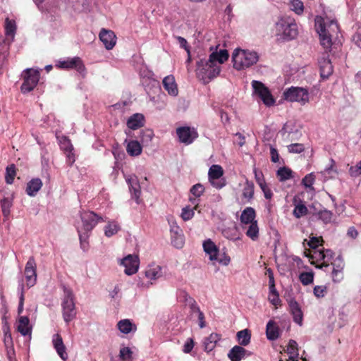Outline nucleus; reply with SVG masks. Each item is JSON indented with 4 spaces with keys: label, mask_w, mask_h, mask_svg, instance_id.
Returning <instances> with one entry per match:
<instances>
[{
    "label": "nucleus",
    "mask_w": 361,
    "mask_h": 361,
    "mask_svg": "<svg viewBox=\"0 0 361 361\" xmlns=\"http://www.w3.org/2000/svg\"><path fill=\"white\" fill-rule=\"evenodd\" d=\"M228 52L226 49L214 51L208 59H200L197 62L196 74L197 78L204 83H208L217 77L221 71L220 65L228 59Z\"/></svg>",
    "instance_id": "obj_1"
},
{
    "label": "nucleus",
    "mask_w": 361,
    "mask_h": 361,
    "mask_svg": "<svg viewBox=\"0 0 361 361\" xmlns=\"http://www.w3.org/2000/svg\"><path fill=\"white\" fill-rule=\"evenodd\" d=\"M80 219L82 225L77 226V231L79 235L80 247L85 251L89 247V233L99 221H104V219L102 216H99L97 214L90 211L81 212Z\"/></svg>",
    "instance_id": "obj_2"
},
{
    "label": "nucleus",
    "mask_w": 361,
    "mask_h": 361,
    "mask_svg": "<svg viewBox=\"0 0 361 361\" xmlns=\"http://www.w3.org/2000/svg\"><path fill=\"white\" fill-rule=\"evenodd\" d=\"M273 32L279 40L290 41L298 35L295 20L288 16L281 17L275 23Z\"/></svg>",
    "instance_id": "obj_3"
},
{
    "label": "nucleus",
    "mask_w": 361,
    "mask_h": 361,
    "mask_svg": "<svg viewBox=\"0 0 361 361\" xmlns=\"http://www.w3.org/2000/svg\"><path fill=\"white\" fill-rule=\"evenodd\" d=\"M258 60L259 55L254 51L235 49L232 54L233 67L238 71L252 66Z\"/></svg>",
    "instance_id": "obj_4"
},
{
    "label": "nucleus",
    "mask_w": 361,
    "mask_h": 361,
    "mask_svg": "<svg viewBox=\"0 0 361 361\" xmlns=\"http://www.w3.org/2000/svg\"><path fill=\"white\" fill-rule=\"evenodd\" d=\"M64 298L62 301L63 318L66 323H69L76 317L75 305L73 291L64 287Z\"/></svg>",
    "instance_id": "obj_5"
},
{
    "label": "nucleus",
    "mask_w": 361,
    "mask_h": 361,
    "mask_svg": "<svg viewBox=\"0 0 361 361\" xmlns=\"http://www.w3.org/2000/svg\"><path fill=\"white\" fill-rule=\"evenodd\" d=\"M283 96L286 100L292 102H297L302 105L309 102L308 91L302 87H291L284 92Z\"/></svg>",
    "instance_id": "obj_6"
},
{
    "label": "nucleus",
    "mask_w": 361,
    "mask_h": 361,
    "mask_svg": "<svg viewBox=\"0 0 361 361\" xmlns=\"http://www.w3.org/2000/svg\"><path fill=\"white\" fill-rule=\"evenodd\" d=\"M23 82L21 85V91L23 93L30 92L37 85L39 79V72L32 68H27L23 73Z\"/></svg>",
    "instance_id": "obj_7"
},
{
    "label": "nucleus",
    "mask_w": 361,
    "mask_h": 361,
    "mask_svg": "<svg viewBox=\"0 0 361 361\" xmlns=\"http://www.w3.org/2000/svg\"><path fill=\"white\" fill-rule=\"evenodd\" d=\"M252 87L253 94L258 96L266 106H270L274 104L275 99L269 90L262 82L252 80Z\"/></svg>",
    "instance_id": "obj_8"
},
{
    "label": "nucleus",
    "mask_w": 361,
    "mask_h": 361,
    "mask_svg": "<svg viewBox=\"0 0 361 361\" xmlns=\"http://www.w3.org/2000/svg\"><path fill=\"white\" fill-rule=\"evenodd\" d=\"M120 264L125 267V274L131 276L138 271L140 259L137 255H128L121 260Z\"/></svg>",
    "instance_id": "obj_9"
},
{
    "label": "nucleus",
    "mask_w": 361,
    "mask_h": 361,
    "mask_svg": "<svg viewBox=\"0 0 361 361\" xmlns=\"http://www.w3.org/2000/svg\"><path fill=\"white\" fill-rule=\"evenodd\" d=\"M25 274L27 282V286L31 288L34 286L37 281V265L34 257H29L25 267Z\"/></svg>",
    "instance_id": "obj_10"
},
{
    "label": "nucleus",
    "mask_w": 361,
    "mask_h": 361,
    "mask_svg": "<svg viewBox=\"0 0 361 361\" xmlns=\"http://www.w3.org/2000/svg\"><path fill=\"white\" fill-rule=\"evenodd\" d=\"M59 66L65 69H75L83 77L85 75V67L80 57L68 58L59 62Z\"/></svg>",
    "instance_id": "obj_11"
},
{
    "label": "nucleus",
    "mask_w": 361,
    "mask_h": 361,
    "mask_svg": "<svg viewBox=\"0 0 361 361\" xmlns=\"http://www.w3.org/2000/svg\"><path fill=\"white\" fill-rule=\"evenodd\" d=\"M319 24L322 27H324V31L327 35L333 37L334 35H337L339 32V27L336 21L335 20H327L325 21L322 18L317 17L315 19V27L316 30H319Z\"/></svg>",
    "instance_id": "obj_12"
},
{
    "label": "nucleus",
    "mask_w": 361,
    "mask_h": 361,
    "mask_svg": "<svg viewBox=\"0 0 361 361\" xmlns=\"http://www.w3.org/2000/svg\"><path fill=\"white\" fill-rule=\"evenodd\" d=\"M180 142L185 145L191 144L197 137V133L190 127H180L176 130Z\"/></svg>",
    "instance_id": "obj_13"
},
{
    "label": "nucleus",
    "mask_w": 361,
    "mask_h": 361,
    "mask_svg": "<svg viewBox=\"0 0 361 361\" xmlns=\"http://www.w3.org/2000/svg\"><path fill=\"white\" fill-rule=\"evenodd\" d=\"M252 355V353L240 345H234L228 353L231 361H241Z\"/></svg>",
    "instance_id": "obj_14"
},
{
    "label": "nucleus",
    "mask_w": 361,
    "mask_h": 361,
    "mask_svg": "<svg viewBox=\"0 0 361 361\" xmlns=\"http://www.w3.org/2000/svg\"><path fill=\"white\" fill-rule=\"evenodd\" d=\"M99 37L106 49H112L116 45V37L113 31L103 28L101 30Z\"/></svg>",
    "instance_id": "obj_15"
},
{
    "label": "nucleus",
    "mask_w": 361,
    "mask_h": 361,
    "mask_svg": "<svg viewBox=\"0 0 361 361\" xmlns=\"http://www.w3.org/2000/svg\"><path fill=\"white\" fill-rule=\"evenodd\" d=\"M319 65L321 77L328 78L333 73V66L326 54L319 59Z\"/></svg>",
    "instance_id": "obj_16"
},
{
    "label": "nucleus",
    "mask_w": 361,
    "mask_h": 361,
    "mask_svg": "<svg viewBox=\"0 0 361 361\" xmlns=\"http://www.w3.org/2000/svg\"><path fill=\"white\" fill-rule=\"evenodd\" d=\"M52 343L59 357L63 361H66L68 359V354L66 351V348L63 344L62 337L58 334H54L52 338Z\"/></svg>",
    "instance_id": "obj_17"
},
{
    "label": "nucleus",
    "mask_w": 361,
    "mask_h": 361,
    "mask_svg": "<svg viewBox=\"0 0 361 361\" xmlns=\"http://www.w3.org/2000/svg\"><path fill=\"white\" fill-rule=\"evenodd\" d=\"M333 266L332 279L334 282H339L343 279L342 271L344 267V262L341 256H338L331 263Z\"/></svg>",
    "instance_id": "obj_18"
},
{
    "label": "nucleus",
    "mask_w": 361,
    "mask_h": 361,
    "mask_svg": "<svg viewBox=\"0 0 361 361\" xmlns=\"http://www.w3.org/2000/svg\"><path fill=\"white\" fill-rule=\"evenodd\" d=\"M132 198L135 200L137 204H140V186L138 183L136 176H130L127 179Z\"/></svg>",
    "instance_id": "obj_19"
},
{
    "label": "nucleus",
    "mask_w": 361,
    "mask_h": 361,
    "mask_svg": "<svg viewBox=\"0 0 361 361\" xmlns=\"http://www.w3.org/2000/svg\"><path fill=\"white\" fill-rule=\"evenodd\" d=\"M289 307L293 321L300 326L302 325L303 314L298 302L295 300L289 301Z\"/></svg>",
    "instance_id": "obj_20"
},
{
    "label": "nucleus",
    "mask_w": 361,
    "mask_h": 361,
    "mask_svg": "<svg viewBox=\"0 0 361 361\" xmlns=\"http://www.w3.org/2000/svg\"><path fill=\"white\" fill-rule=\"evenodd\" d=\"M162 84L164 88L167 91L169 94L173 97L178 95V90L173 75H168L165 77L162 81Z\"/></svg>",
    "instance_id": "obj_21"
},
{
    "label": "nucleus",
    "mask_w": 361,
    "mask_h": 361,
    "mask_svg": "<svg viewBox=\"0 0 361 361\" xmlns=\"http://www.w3.org/2000/svg\"><path fill=\"white\" fill-rule=\"evenodd\" d=\"M145 117L141 114H135L127 121V126L132 130L138 129L144 126Z\"/></svg>",
    "instance_id": "obj_22"
},
{
    "label": "nucleus",
    "mask_w": 361,
    "mask_h": 361,
    "mask_svg": "<svg viewBox=\"0 0 361 361\" xmlns=\"http://www.w3.org/2000/svg\"><path fill=\"white\" fill-rule=\"evenodd\" d=\"M203 248L206 254L209 255L210 260L214 261V259H217L219 249L210 239H208L203 243Z\"/></svg>",
    "instance_id": "obj_23"
},
{
    "label": "nucleus",
    "mask_w": 361,
    "mask_h": 361,
    "mask_svg": "<svg viewBox=\"0 0 361 361\" xmlns=\"http://www.w3.org/2000/svg\"><path fill=\"white\" fill-rule=\"evenodd\" d=\"M266 334L267 338L270 341H275L279 337L280 334L279 326L274 321L270 320L267 323Z\"/></svg>",
    "instance_id": "obj_24"
},
{
    "label": "nucleus",
    "mask_w": 361,
    "mask_h": 361,
    "mask_svg": "<svg viewBox=\"0 0 361 361\" xmlns=\"http://www.w3.org/2000/svg\"><path fill=\"white\" fill-rule=\"evenodd\" d=\"M162 274V268L159 265H150L145 271V276L150 280H157L161 277Z\"/></svg>",
    "instance_id": "obj_25"
},
{
    "label": "nucleus",
    "mask_w": 361,
    "mask_h": 361,
    "mask_svg": "<svg viewBox=\"0 0 361 361\" xmlns=\"http://www.w3.org/2000/svg\"><path fill=\"white\" fill-rule=\"evenodd\" d=\"M319 35L321 44L326 50H330L332 46V37L329 35H327L324 31V27H322L320 24H319V30H317Z\"/></svg>",
    "instance_id": "obj_26"
},
{
    "label": "nucleus",
    "mask_w": 361,
    "mask_h": 361,
    "mask_svg": "<svg viewBox=\"0 0 361 361\" xmlns=\"http://www.w3.org/2000/svg\"><path fill=\"white\" fill-rule=\"evenodd\" d=\"M256 214L255 211L252 207H246L243 212L240 215V222L243 224H250L252 222L255 221Z\"/></svg>",
    "instance_id": "obj_27"
},
{
    "label": "nucleus",
    "mask_w": 361,
    "mask_h": 361,
    "mask_svg": "<svg viewBox=\"0 0 361 361\" xmlns=\"http://www.w3.org/2000/svg\"><path fill=\"white\" fill-rule=\"evenodd\" d=\"M42 182L39 178H33L27 183L26 192L29 196H35L41 189Z\"/></svg>",
    "instance_id": "obj_28"
},
{
    "label": "nucleus",
    "mask_w": 361,
    "mask_h": 361,
    "mask_svg": "<svg viewBox=\"0 0 361 361\" xmlns=\"http://www.w3.org/2000/svg\"><path fill=\"white\" fill-rule=\"evenodd\" d=\"M30 320L26 316L20 317L18 320V331L23 336H31V326L29 325Z\"/></svg>",
    "instance_id": "obj_29"
},
{
    "label": "nucleus",
    "mask_w": 361,
    "mask_h": 361,
    "mask_svg": "<svg viewBox=\"0 0 361 361\" xmlns=\"http://www.w3.org/2000/svg\"><path fill=\"white\" fill-rule=\"evenodd\" d=\"M220 340V336L217 334H211L204 341V350L207 352L212 351L216 346L218 341Z\"/></svg>",
    "instance_id": "obj_30"
},
{
    "label": "nucleus",
    "mask_w": 361,
    "mask_h": 361,
    "mask_svg": "<svg viewBox=\"0 0 361 361\" xmlns=\"http://www.w3.org/2000/svg\"><path fill=\"white\" fill-rule=\"evenodd\" d=\"M126 151L129 155L136 157L141 154L142 147L139 142L136 140H131L126 146Z\"/></svg>",
    "instance_id": "obj_31"
},
{
    "label": "nucleus",
    "mask_w": 361,
    "mask_h": 361,
    "mask_svg": "<svg viewBox=\"0 0 361 361\" xmlns=\"http://www.w3.org/2000/svg\"><path fill=\"white\" fill-rule=\"evenodd\" d=\"M286 352L289 355V361H299L298 353V343L295 341H289Z\"/></svg>",
    "instance_id": "obj_32"
},
{
    "label": "nucleus",
    "mask_w": 361,
    "mask_h": 361,
    "mask_svg": "<svg viewBox=\"0 0 361 361\" xmlns=\"http://www.w3.org/2000/svg\"><path fill=\"white\" fill-rule=\"evenodd\" d=\"M117 326L119 331L125 334H129L133 330V328L135 331L136 330L135 325L127 319L119 321L117 324Z\"/></svg>",
    "instance_id": "obj_33"
},
{
    "label": "nucleus",
    "mask_w": 361,
    "mask_h": 361,
    "mask_svg": "<svg viewBox=\"0 0 361 361\" xmlns=\"http://www.w3.org/2000/svg\"><path fill=\"white\" fill-rule=\"evenodd\" d=\"M237 338L240 346H246L250 342L251 335L248 329H244L237 333Z\"/></svg>",
    "instance_id": "obj_34"
},
{
    "label": "nucleus",
    "mask_w": 361,
    "mask_h": 361,
    "mask_svg": "<svg viewBox=\"0 0 361 361\" xmlns=\"http://www.w3.org/2000/svg\"><path fill=\"white\" fill-rule=\"evenodd\" d=\"M254 188V183L247 180L243 190V197L247 201L253 198Z\"/></svg>",
    "instance_id": "obj_35"
},
{
    "label": "nucleus",
    "mask_w": 361,
    "mask_h": 361,
    "mask_svg": "<svg viewBox=\"0 0 361 361\" xmlns=\"http://www.w3.org/2000/svg\"><path fill=\"white\" fill-rule=\"evenodd\" d=\"M119 229L120 227L116 221H109L104 227V234L109 238L116 234Z\"/></svg>",
    "instance_id": "obj_36"
},
{
    "label": "nucleus",
    "mask_w": 361,
    "mask_h": 361,
    "mask_svg": "<svg viewBox=\"0 0 361 361\" xmlns=\"http://www.w3.org/2000/svg\"><path fill=\"white\" fill-rule=\"evenodd\" d=\"M308 212V209L305 204L300 201L298 204L295 205V208L293 209V214L295 217L297 219H300L302 216H305Z\"/></svg>",
    "instance_id": "obj_37"
},
{
    "label": "nucleus",
    "mask_w": 361,
    "mask_h": 361,
    "mask_svg": "<svg viewBox=\"0 0 361 361\" xmlns=\"http://www.w3.org/2000/svg\"><path fill=\"white\" fill-rule=\"evenodd\" d=\"M246 235L251 238L252 240H256L259 237V228L257 222L254 221L250 224L246 231Z\"/></svg>",
    "instance_id": "obj_38"
},
{
    "label": "nucleus",
    "mask_w": 361,
    "mask_h": 361,
    "mask_svg": "<svg viewBox=\"0 0 361 361\" xmlns=\"http://www.w3.org/2000/svg\"><path fill=\"white\" fill-rule=\"evenodd\" d=\"M292 174L293 171L286 166L279 169L276 172L277 177L279 178V180L281 182L286 181L291 178L293 177Z\"/></svg>",
    "instance_id": "obj_39"
},
{
    "label": "nucleus",
    "mask_w": 361,
    "mask_h": 361,
    "mask_svg": "<svg viewBox=\"0 0 361 361\" xmlns=\"http://www.w3.org/2000/svg\"><path fill=\"white\" fill-rule=\"evenodd\" d=\"M13 204V199L12 197H4L3 200H1V210L4 216L5 217H8L11 212V207Z\"/></svg>",
    "instance_id": "obj_40"
},
{
    "label": "nucleus",
    "mask_w": 361,
    "mask_h": 361,
    "mask_svg": "<svg viewBox=\"0 0 361 361\" xmlns=\"http://www.w3.org/2000/svg\"><path fill=\"white\" fill-rule=\"evenodd\" d=\"M223 169L219 165H212L208 172L209 179H217L223 176Z\"/></svg>",
    "instance_id": "obj_41"
},
{
    "label": "nucleus",
    "mask_w": 361,
    "mask_h": 361,
    "mask_svg": "<svg viewBox=\"0 0 361 361\" xmlns=\"http://www.w3.org/2000/svg\"><path fill=\"white\" fill-rule=\"evenodd\" d=\"M171 243L177 248H180L183 246L184 239L179 227H176V235H172Z\"/></svg>",
    "instance_id": "obj_42"
},
{
    "label": "nucleus",
    "mask_w": 361,
    "mask_h": 361,
    "mask_svg": "<svg viewBox=\"0 0 361 361\" xmlns=\"http://www.w3.org/2000/svg\"><path fill=\"white\" fill-rule=\"evenodd\" d=\"M16 30V25L14 20L6 18L5 21V34L6 36H11L13 39Z\"/></svg>",
    "instance_id": "obj_43"
},
{
    "label": "nucleus",
    "mask_w": 361,
    "mask_h": 361,
    "mask_svg": "<svg viewBox=\"0 0 361 361\" xmlns=\"http://www.w3.org/2000/svg\"><path fill=\"white\" fill-rule=\"evenodd\" d=\"M318 218L322 220L324 224L331 222L333 213L326 209L319 211L317 213Z\"/></svg>",
    "instance_id": "obj_44"
},
{
    "label": "nucleus",
    "mask_w": 361,
    "mask_h": 361,
    "mask_svg": "<svg viewBox=\"0 0 361 361\" xmlns=\"http://www.w3.org/2000/svg\"><path fill=\"white\" fill-rule=\"evenodd\" d=\"M290 8L295 13L300 15L303 13L304 11L303 3L300 0H291Z\"/></svg>",
    "instance_id": "obj_45"
},
{
    "label": "nucleus",
    "mask_w": 361,
    "mask_h": 361,
    "mask_svg": "<svg viewBox=\"0 0 361 361\" xmlns=\"http://www.w3.org/2000/svg\"><path fill=\"white\" fill-rule=\"evenodd\" d=\"M300 280L305 285H309L313 282L314 274L312 272H302L300 274Z\"/></svg>",
    "instance_id": "obj_46"
},
{
    "label": "nucleus",
    "mask_w": 361,
    "mask_h": 361,
    "mask_svg": "<svg viewBox=\"0 0 361 361\" xmlns=\"http://www.w3.org/2000/svg\"><path fill=\"white\" fill-rule=\"evenodd\" d=\"M4 342L6 348L13 346V339L8 326L4 327Z\"/></svg>",
    "instance_id": "obj_47"
},
{
    "label": "nucleus",
    "mask_w": 361,
    "mask_h": 361,
    "mask_svg": "<svg viewBox=\"0 0 361 361\" xmlns=\"http://www.w3.org/2000/svg\"><path fill=\"white\" fill-rule=\"evenodd\" d=\"M133 352L128 347H123L121 348L119 353L120 359L123 361H128L131 360Z\"/></svg>",
    "instance_id": "obj_48"
},
{
    "label": "nucleus",
    "mask_w": 361,
    "mask_h": 361,
    "mask_svg": "<svg viewBox=\"0 0 361 361\" xmlns=\"http://www.w3.org/2000/svg\"><path fill=\"white\" fill-rule=\"evenodd\" d=\"M314 175L312 173H309L302 178V183L305 188L314 190L312 185L314 182Z\"/></svg>",
    "instance_id": "obj_49"
},
{
    "label": "nucleus",
    "mask_w": 361,
    "mask_h": 361,
    "mask_svg": "<svg viewBox=\"0 0 361 361\" xmlns=\"http://www.w3.org/2000/svg\"><path fill=\"white\" fill-rule=\"evenodd\" d=\"M16 176V170L15 166L11 165L6 168V182L8 184H11L13 182L14 177Z\"/></svg>",
    "instance_id": "obj_50"
},
{
    "label": "nucleus",
    "mask_w": 361,
    "mask_h": 361,
    "mask_svg": "<svg viewBox=\"0 0 361 361\" xmlns=\"http://www.w3.org/2000/svg\"><path fill=\"white\" fill-rule=\"evenodd\" d=\"M323 253L324 256V262L319 267H318L320 269L328 268L329 264L326 262L331 259L334 255L333 251L329 249L323 250Z\"/></svg>",
    "instance_id": "obj_51"
},
{
    "label": "nucleus",
    "mask_w": 361,
    "mask_h": 361,
    "mask_svg": "<svg viewBox=\"0 0 361 361\" xmlns=\"http://www.w3.org/2000/svg\"><path fill=\"white\" fill-rule=\"evenodd\" d=\"M288 150L290 153L300 154L305 150V147L300 143L290 144L288 146Z\"/></svg>",
    "instance_id": "obj_52"
},
{
    "label": "nucleus",
    "mask_w": 361,
    "mask_h": 361,
    "mask_svg": "<svg viewBox=\"0 0 361 361\" xmlns=\"http://www.w3.org/2000/svg\"><path fill=\"white\" fill-rule=\"evenodd\" d=\"M204 190V186L200 183H197V184L194 185L191 188L190 192L195 197H200L203 194Z\"/></svg>",
    "instance_id": "obj_53"
},
{
    "label": "nucleus",
    "mask_w": 361,
    "mask_h": 361,
    "mask_svg": "<svg viewBox=\"0 0 361 361\" xmlns=\"http://www.w3.org/2000/svg\"><path fill=\"white\" fill-rule=\"evenodd\" d=\"M194 214V209L186 207L182 209L181 217L184 221H188L193 217Z\"/></svg>",
    "instance_id": "obj_54"
},
{
    "label": "nucleus",
    "mask_w": 361,
    "mask_h": 361,
    "mask_svg": "<svg viewBox=\"0 0 361 361\" xmlns=\"http://www.w3.org/2000/svg\"><path fill=\"white\" fill-rule=\"evenodd\" d=\"M60 146L61 148L66 152H70L73 149L72 144L71 143L70 140L66 137H63L60 140Z\"/></svg>",
    "instance_id": "obj_55"
},
{
    "label": "nucleus",
    "mask_w": 361,
    "mask_h": 361,
    "mask_svg": "<svg viewBox=\"0 0 361 361\" xmlns=\"http://www.w3.org/2000/svg\"><path fill=\"white\" fill-rule=\"evenodd\" d=\"M214 261H217L219 264L227 266L230 263L231 258L225 252L220 254L219 252L217 259H214Z\"/></svg>",
    "instance_id": "obj_56"
},
{
    "label": "nucleus",
    "mask_w": 361,
    "mask_h": 361,
    "mask_svg": "<svg viewBox=\"0 0 361 361\" xmlns=\"http://www.w3.org/2000/svg\"><path fill=\"white\" fill-rule=\"evenodd\" d=\"M179 298L180 301L184 302L186 305H189L190 302H193L195 300L185 290L180 291Z\"/></svg>",
    "instance_id": "obj_57"
},
{
    "label": "nucleus",
    "mask_w": 361,
    "mask_h": 361,
    "mask_svg": "<svg viewBox=\"0 0 361 361\" xmlns=\"http://www.w3.org/2000/svg\"><path fill=\"white\" fill-rule=\"evenodd\" d=\"M154 133L151 130H146L142 133L141 140L143 143L148 144L152 141Z\"/></svg>",
    "instance_id": "obj_58"
},
{
    "label": "nucleus",
    "mask_w": 361,
    "mask_h": 361,
    "mask_svg": "<svg viewBox=\"0 0 361 361\" xmlns=\"http://www.w3.org/2000/svg\"><path fill=\"white\" fill-rule=\"evenodd\" d=\"M19 289L20 290V299H19L18 312L20 314L23 311V304H24V285L23 283H21L19 285Z\"/></svg>",
    "instance_id": "obj_59"
},
{
    "label": "nucleus",
    "mask_w": 361,
    "mask_h": 361,
    "mask_svg": "<svg viewBox=\"0 0 361 361\" xmlns=\"http://www.w3.org/2000/svg\"><path fill=\"white\" fill-rule=\"evenodd\" d=\"M349 173L352 177H357L361 174V166L358 162L355 166H350L349 169Z\"/></svg>",
    "instance_id": "obj_60"
},
{
    "label": "nucleus",
    "mask_w": 361,
    "mask_h": 361,
    "mask_svg": "<svg viewBox=\"0 0 361 361\" xmlns=\"http://www.w3.org/2000/svg\"><path fill=\"white\" fill-rule=\"evenodd\" d=\"M326 292V287L324 286H317L314 288V294L317 298H323Z\"/></svg>",
    "instance_id": "obj_61"
},
{
    "label": "nucleus",
    "mask_w": 361,
    "mask_h": 361,
    "mask_svg": "<svg viewBox=\"0 0 361 361\" xmlns=\"http://www.w3.org/2000/svg\"><path fill=\"white\" fill-rule=\"evenodd\" d=\"M353 40L355 44L361 48V26H358L353 36Z\"/></svg>",
    "instance_id": "obj_62"
},
{
    "label": "nucleus",
    "mask_w": 361,
    "mask_h": 361,
    "mask_svg": "<svg viewBox=\"0 0 361 361\" xmlns=\"http://www.w3.org/2000/svg\"><path fill=\"white\" fill-rule=\"evenodd\" d=\"M209 180L212 185L216 189H221L226 185L225 180L221 178L217 179H209Z\"/></svg>",
    "instance_id": "obj_63"
},
{
    "label": "nucleus",
    "mask_w": 361,
    "mask_h": 361,
    "mask_svg": "<svg viewBox=\"0 0 361 361\" xmlns=\"http://www.w3.org/2000/svg\"><path fill=\"white\" fill-rule=\"evenodd\" d=\"M255 177L259 186H263L266 183L263 173L261 171H258L256 169H254Z\"/></svg>",
    "instance_id": "obj_64"
}]
</instances>
